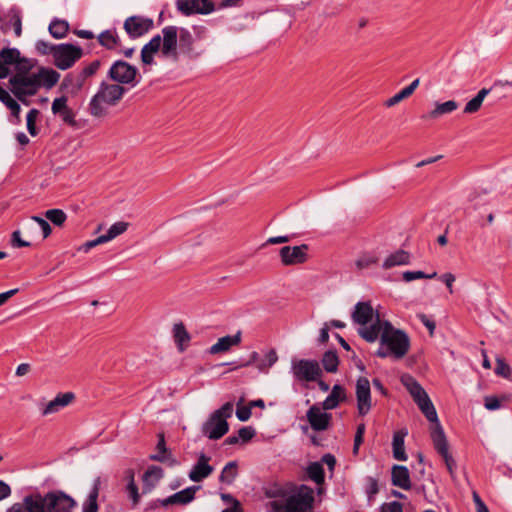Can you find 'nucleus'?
I'll return each instance as SVG.
<instances>
[{
    "label": "nucleus",
    "mask_w": 512,
    "mask_h": 512,
    "mask_svg": "<svg viewBox=\"0 0 512 512\" xmlns=\"http://www.w3.org/2000/svg\"><path fill=\"white\" fill-rule=\"evenodd\" d=\"M60 78V74L53 69L40 68L37 72H17L10 77V91L24 104L27 98L34 96L41 87L52 88Z\"/></svg>",
    "instance_id": "nucleus-1"
},
{
    "label": "nucleus",
    "mask_w": 512,
    "mask_h": 512,
    "mask_svg": "<svg viewBox=\"0 0 512 512\" xmlns=\"http://www.w3.org/2000/svg\"><path fill=\"white\" fill-rule=\"evenodd\" d=\"M28 512H73L77 502L63 491L56 490L45 495L32 493L23 499Z\"/></svg>",
    "instance_id": "nucleus-2"
},
{
    "label": "nucleus",
    "mask_w": 512,
    "mask_h": 512,
    "mask_svg": "<svg viewBox=\"0 0 512 512\" xmlns=\"http://www.w3.org/2000/svg\"><path fill=\"white\" fill-rule=\"evenodd\" d=\"M178 28L166 26L162 35H155L141 50V61L144 65L154 62V55L158 52L166 58H177Z\"/></svg>",
    "instance_id": "nucleus-3"
},
{
    "label": "nucleus",
    "mask_w": 512,
    "mask_h": 512,
    "mask_svg": "<svg viewBox=\"0 0 512 512\" xmlns=\"http://www.w3.org/2000/svg\"><path fill=\"white\" fill-rule=\"evenodd\" d=\"M352 320L359 326L358 333L367 342H375L380 334L384 321L379 318V313L374 310L371 302L361 301L354 306Z\"/></svg>",
    "instance_id": "nucleus-4"
},
{
    "label": "nucleus",
    "mask_w": 512,
    "mask_h": 512,
    "mask_svg": "<svg viewBox=\"0 0 512 512\" xmlns=\"http://www.w3.org/2000/svg\"><path fill=\"white\" fill-rule=\"evenodd\" d=\"M125 92L126 89L123 86L103 81L99 85L97 92L90 99V115L95 118L106 117L109 114V110L118 105Z\"/></svg>",
    "instance_id": "nucleus-5"
},
{
    "label": "nucleus",
    "mask_w": 512,
    "mask_h": 512,
    "mask_svg": "<svg viewBox=\"0 0 512 512\" xmlns=\"http://www.w3.org/2000/svg\"><path fill=\"white\" fill-rule=\"evenodd\" d=\"M313 502V489L302 485L295 494L285 500L271 501L270 510L271 512H311Z\"/></svg>",
    "instance_id": "nucleus-6"
},
{
    "label": "nucleus",
    "mask_w": 512,
    "mask_h": 512,
    "mask_svg": "<svg viewBox=\"0 0 512 512\" xmlns=\"http://www.w3.org/2000/svg\"><path fill=\"white\" fill-rule=\"evenodd\" d=\"M379 336L381 345L388 348L394 358L401 359L409 351L410 339L408 335L402 330L395 329L390 322L384 321Z\"/></svg>",
    "instance_id": "nucleus-7"
},
{
    "label": "nucleus",
    "mask_w": 512,
    "mask_h": 512,
    "mask_svg": "<svg viewBox=\"0 0 512 512\" xmlns=\"http://www.w3.org/2000/svg\"><path fill=\"white\" fill-rule=\"evenodd\" d=\"M233 404L225 403L222 407L215 410L205 423L202 425V433L209 439H220L228 430L227 419L232 416Z\"/></svg>",
    "instance_id": "nucleus-8"
},
{
    "label": "nucleus",
    "mask_w": 512,
    "mask_h": 512,
    "mask_svg": "<svg viewBox=\"0 0 512 512\" xmlns=\"http://www.w3.org/2000/svg\"><path fill=\"white\" fill-rule=\"evenodd\" d=\"M291 370L296 379L306 382L317 381L322 373L319 363L308 359L292 360Z\"/></svg>",
    "instance_id": "nucleus-9"
},
{
    "label": "nucleus",
    "mask_w": 512,
    "mask_h": 512,
    "mask_svg": "<svg viewBox=\"0 0 512 512\" xmlns=\"http://www.w3.org/2000/svg\"><path fill=\"white\" fill-rule=\"evenodd\" d=\"M82 56V49L72 44H59L54 48V64L61 70L69 69Z\"/></svg>",
    "instance_id": "nucleus-10"
},
{
    "label": "nucleus",
    "mask_w": 512,
    "mask_h": 512,
    "mask_svg": "<svg viewBox=\"0 0 512 512\" xmlns=\"http://www.w3.org/2000/svg\"><path fill=\"white\" fill-rule=\"evenodd\" d=\"M138 70L136 67L124 61H116L109 69L108 75L115 82L114 84H131L135 86Z\"/></svg>",
    "instance_id": "nucleus-11"
},
{
    "label": "nucleus",
    "mask_w": 512,
    "mask_h": 512,
    "mask_svg": "<svg viewBox=\"0 0 512 512\" xmlns=\"http://www.w3.org/2000/svg\"><path fill=\"white\" fill-rule=\"evenodd\" d=\"M176 7L183 15H208L215 11V5L207 0H176Z\"/></svg>",
    "instance_id": "nucleus-12"
},
{
    "label": "nucleus",
    "mask_w": 512,
    "mask_h": 512,
    "mask_svg": "<svg viewBox=\"0 0 512 512\" xmlns=\"http://www.w3.org/2000/svg\"><path fill=\"white\" fill-rule=\"evenodd\" d=\"M357 409L361 416H365L372 408L370 382L365 377L358 378L356 382Z\"/></svg>",
    "instance_id": "nucleus-13"
},
{
    "label": "nucleus",
    "mask_w": 512,
    "mask_h": 512,
    "mask_svg": "<svg viewBox=\"0 0 512 512\" xmlns=\"http://www.w3.org/2000/svg\"><path fill=\"white\" fill-rule=\"evenodd\" d=\"M401 383L408 390L419 409L432 403L426 391L412 376L405 374L401 377Z\"/></svg>",
    "instance_id": "nucleus-14"
},
{
    "label": "nucleus",
    "mask_w": 512,
    "mask_h": 512,
    "mask_svg": "<svg viewBox=\"0 0 512 512\" xmlns=\"http://www.w3.org/2000/svg\"><path fill=\"white\" fill-rule=\"evenodd\" d=\"M308 246L306 244L298 246H284L280 249L281 262L288 265H297L306 262Z\"/></svg>",
    "instance_id": "nucleus-15"
},
{
    "label": "nucleus",
    "mask_w": 512,
    "mask_h": 512,
    "mask_svg": "<svg viewBox=\"0 0 512 512\" xmlns=\"http://www.w3.org/2000/svg\"><path fill=\"white\" fill-rule=\"evenodd\" d=\"M307 420L311 428L315 431H325L329 428L331 414L324 411L323 407L318 405L311 406L306 413Z\"/></svg>",
    "instance_id": "nucleus-16"
},
{
    "label": "nucleus",
    "mask_w": 512,
    "mask_h": 512,
    "mask_svg": "<svg viewBox=\"0 0 512 512\" xmlns=\"http://www.w3.org/2000/svg\"><path fill=\"white\" fill-rule=\"evenodd\" d=\"M153 27V20L141 16H131L124 22L125 31L133 38L140 37Z\"/></svg>",
    "instance_id": "nucleus-17"
},
{
    "label": "nucleus",
    "mask_w": 512,
    "mask_h": 512,
    "mask_svg": "<svg viewBox=\"0 0 512 512\" xmlns=\"http://www.w3.org/2000/svg\"><path fill=\"white\" fill-rule=\"evenodd\" d=\"M74 398L75 396L72 392L58 394L53 400L47 403H39L40 413L43 417L55 414L62 408L68 406L74 400Z\"/></svg>",
    "instance_id": "nucleus-18"
},
{
    "label": "nucleus",
    "mask_w": 512,
    "mask_h": 512,
    "mask_svg": "<svg viewBox=\"0 0 512 512\" xmlns=\"http://www.w3.org/2000/svg\"><path fill=\"white\" fill-rule=\"evenodd\" d=\"M51 111L54 115H58L66 124L71 126L75 125V114L68 106V99L66 96L55 98L52 102Z\"/></svg>",
    "instance_id": "nucleus-19"
},
{
    "label": "nucleus",
    "mask_w": 512,
    "mask_h": 512,
    "mask_svg": "<svg viewBox=\"0 0 512 512\" xmlns=\"http://www.w3.org/2000/svg\"><path fill=\"white\" fill-rule=\"evenodd\" d=\"M198 489H199V487H196V486L188 487L186 489H183V490L167 497L166 499L160 500L159 503L162 506H168V505H174V504H176V505L188 504L194 499L195 493Z\"/></svg>",
    "instance_id": "nucleus-20"
},
{
    "label": "nucleus",
    "mask_w": 512,
    "mask_h": 512,
    "mask_svg": "<svg viewBox=\"0 0 512 512\" xmlns=\"http://www.w3.org/2000/svg\"><path fill=\"white\" fill-rule=\"evenodd\" d=\"M213 472V467L209 465V458L205 454H200L197 463L189 472L190 480L200 482Z\"/></svg>",
    "instance_id": "nucleus-21"
},
{
    "label": "nucleus",
    "mask_w": 512,
    "mask_h": 512,
    "mask_svg": "<svg viewBox=\"0 0 512 512\" xmlns=\"http://www.w3.org/2000/svg\"><path fill=\"white\" fill-rule=\"evenodd\" d=\"M157 453L152 454L150 459L153 461H158L168 466H176L179 462L173 457L170 450L166 447L164 435H159V440L156 446Z\"/></svg>",
    "instance_id": "nucleus-22"
},
{
    "label": "nucleus",
    "mask_w": 512,
    "mask_h": 512,
    "mask_svg": "<svg viewBox=\"0 0 512 512\" xmlns=\"http://www.w3.org/2000/svg\"><path fill=\"white\" fill-rule=\"evenodd\" d=\"M241 342V332L238 331L235 335H226L218 339V341L209 348V353L212 355L227 352L233 346H237Z\"/></svg>",
    "instance_id": "nucleus-23"
},
{
    "label": "nucleus",
    "mask_w": 512,
    "mask_h": 512,
    "mask_svg": "<svg viewBox=\"0 0 512 512\" xmlns=\"http://www.w3.org/2000/svg\"><path fill=\"white\" fill-rule=\"evenodd\" d=\"M430 434L434 448L440 455L449 452L448 441L440 423L432 425Z\"/></svg>",
    "instance_id": "nucleus-24"
},
{
    "label": "nucleus",
    "mask_w": 512,
    "mask_h": 512,
    "mask_svg": "<svg viewBox=\"0 0 512 512\" xmlns=\"http://www.w3.org/2000/svg\"><path fill=\"white\" fill-rule=\"evenodd\" d=\"M100 486L101 479L100 477H97L93 480L88 496L82 504V512H98L97 499L99 496Z\"/></svg>",
    "instance_id": "nucleus-25"
},
{
    "label": "nucleus",
    "mask_w": 512,
    "mask_h": 512,
    "mask_svg": "<svg viewBox=\"0 0 512 512\" xmlns=\"http://www.w3.org/2000/svg\"><path fill=\"white\" fill-rule=\"evenodd\" d=\"M163 477V470L159 466H151L143 475V492H150Z\"/></svg>",
    "instance_id": "nucleus-26"
},
{
    "label": "nucleus",
    "mask_w": 512,
    "mask_h": 512,
    "mask_svg": "<svg viewBox=\"0 0 512 512\" xmlns=\"http://www.w3.org/2000/svg\"><path fill=\"white\" fill-rule=\"evenodd\" d=\"M392 483L402 489L408 490L411 487L410 474L407 467L395 465L392 468Z\"/></svg>",
    "instance_id": "nucleus-27"
},
{
    "label": "nucleus",
    "mask_w": 512,
    "mask_h": 512,
    "mask_svg": "<svg viewBox=\"0 0 512 512\" xmlns=\"http://www.w3.org/2000/svg\"><path fill=\"white\" fill-rule=\"evenodd\" d=\"M410 254L405 250H398L388 255L383 261L382 267L390 269L395 266L407 265L410 263Z\"/></svg>",
    "instance_id": "nucleus-28"
},
{
    "label": "nucleus",
    "mask_w": 512,
    "mask_h": 512,
    "mask_svg": "<svg viewBox=\"0 0 512 512\" xmlns=\"http://www.w3.org/2000/svg\"><path fill=\"white\" fill-rule=\"evenodd\" d=\"M6 22L2 25L4 31H8L11 27L14 29V33L17 37L22 34V22L20 13L16 9H10L5 14Z\"/></svg>",
    "instance_id": "nucleus-29"
},
{
    "label": "nucleus",
    "mask_w": 512,
    "mask_h": 512,
    "mask_svg": "<svg viewBox=\"0 0 512 512\" xmlns=\"http://www.w3.org/2000/svg\"><path fill=\"white\" fill-rule=\"evenodd\" d=\"M407 435L406 430H400L394 433L392 448H393V456L395 459L399 461H406L407 455L404 447V438Z\"/></svg>",
    "instance_id": "nucleus-30"
},
{
    "label": "nucleus",
    "mask_w": 512,
    "mask_h": 512,
    "mask_svg": "<svg viewBox=\"0 0 512 512\" xmlns=\"http://www.w3.org/2000/svg\"><path fill=\"white\" fill-rule=\"evenodd\" d=\"M345 399V391L340 385H334L331 393L322 402L324 410H332L336 408L339 403Z\"/></svg>",
    "instance_id": "nucleus-31"
},
{
    "label": "nucleus",
    "mask_w": 512,
    "mask_h": 512,
    "mask_svg": "<svg viewBox=\"0 0 512 512\" xmlns=\"http://www.w3.org/2000/svg\"><path fill=\"white\" fill-rule=\"evenodd\" d=\"M173 336L180 351H184L190 341V335L183 323H176L173 326Z\"/></svg>",
    "instance_id": "nucleus-32"
},
{
    "label": "nucleus",
    "mask_w": 512,
    "mask_h": 512,
    "mask_svg": "<svg viewBox=\"0 0 512 512\" xmlns=\"http://www.w3.org/2000/svg\"><path fill=\"white\" fill-rule=\"evenodd\" d=\"M0 101L10 110L11 116L19 121L21 107L7 90L3 89L0 92Z\"/></svg>",
    "instance_id": "nucleus-33"
},
{
    "label": "nucleus",
    "mask_w": 512,
    "mask_h": 512,
    "mask_svg": "<svg viewBox=\"0 0 512 512\" xmlns=\"http://www.w3.org/2000/svg\"><path fill=\"white\" fill-rule=\"evenodd\" d=\"M489 93L490 89H481L474 98L467 102V104L464 107V113L472 114L477 112L481 108L484 99Z\"/></svg>",
    "instance_id": "nucleus-34"
},
{
    "label": "nucleus",
    "mask_w": 512,
    "mask_h": 512,
    "mask_svg": "<svg viewBox=\"0 0 512 512\" xmlns=\"http://www.w3.org/2000/svg\"><path fill=\"white\" fill-rule=\"evenodd\" d=\"M458 108V103L454 100H449L444 103H437L435 108L429 113L431 118H438L444 114H449Z\"/></svg>",
    "instance_id": "nucleus-35"
},
{
    "label": "nucleus",
    "mask_w": 512,
    "mask_h": 512,
    "mask_svg": "<svg viewBox=\"0 0 512 512\" xmlns=\"http://www.w3.org/2000/svg\"><path fill=\"white\" fill-rule=\"evenodd\" d=\"M87 78L80 72L76 75H68L63 80L62 85L66 88H71L72 92L79 91Z\"/></svg>",
    "instance_id": "nucleus-36"
},
{
    "label": "nucleus",
    "mask_w": 512,
    "mask_h": 512,
    "mask_svg": "<svg viewBox=\"0 0 512 512\" xmlns=\"http://www.w3.org/2000/svg\"><path fill=\"white\" fill-rule=\"evenodd\" d=\"M128 484L126 487V492L128 494L129 499L132 501V505L136 506L140 500V494L138 492V487L134 481V472L133 470L127 471Z\"/></svg>",
    "instance_id": "nucleus-37"
},
{
    "label": "nucleus",
    "mask_w": 512,
    "mask_h": 512,
    "mask_svg": "<svg viewBox=\"0 0 512 512\" xmlns=\"http://www.w3.org/2000/svg\"><path fill=\"white\" fill-rule=\"evenodd\" d=\"M118 40V35L113 30H105L98 36L99 43L107 49H114L118 45Z\"/></svg>",
    "instance_id": "nucleus-38"
},
{
    "label": "nucleus",
    "mask_w": 512,
    "mask_h": 512,
    "mask_svg": "<svg viewBox=\"0 0 512 512\" xmlns=\"http://www.w3.org/2000/svg\"><path fill=\"white\" fill-rule=\"evenodd\" d=\"M68 28L69 25L66 21L55 19L49 25V32L54 38L61 39L67 34Z\"/></svg>",
    "instance_id": "nucleus-39"
},
{
    "label": "nucleus",
    "mask_w": 512,
    "mask_h": 512,
    "mask_svg": "<svg viewBox=\"0 0 512 512\" xmlns=\"http://www.w3.org/2000/svg\"><path fill=\"white\" fill-rule=\"evenodd\" d=\"M0 59L3 64L7 65L20 63V52L16 48H5L0 52Z\"/></svg>",
    "instance_id": "nucleus-40"
},
{
    "label": "nucleus",
    "mask_w": 512,
    "mask_h": 512,
    "mask_svg": "<svg viewBox=\"0 0 512 512\" xmlns=\"http://www.w3.org/2000/svg\"><path fill=\"white\" fill-rule=\"evenodd\" d=\"M129 224L124 221H119L110 226L106 234H103L102 237L105 239V242H109L116 238L117 236L123 234L128 229Z\"/></svg>",
    "instance_id": "nucleus-41"
},
{
    "label": "nucleus",
    "mask_w": 512,
    "mask_h": 512,
    "mask_svg": "<svg viewBox=\"0 0 512 512\" xmlns=\"http://www.w3.org/2000/svg\"><path fill=\"white\" fill-rule=\"evenodd\" d=\"M307 474L317 485H321L324 482V470L319 462L311 463L307 467Z\"/></svg>",
    "instance_id": "nucleus-42"
},
{
    "label": "nucleus",
    "mask_w": 512,
    "mask_h": 512,
    "mask_svg": "<svg viewBox=\"0 0 512 512\" xmlns=\"http://www.w3.org/2000/svg\"><path fill=\"white\" fill-rule=\"evenodd\" d=\"M510 399L511 395L509 394H504L501 397L486 396L484 398V407L490 411L498 410L501 407V402H509Z\"/></svg>",
    "instance_id": "nucleus-43"
},
{
    "label": "nucleus",
    "mask_w": 512,
    "mask_h": 512,
    "mask_svg": "<svg viewBox=\"0 0 512 512\" xmlns=\"http://www.w3.org/2000/svg\"><path fill=\"white\" fill-rule=\"evenodd\" d=\"M338 356L333 351H327L322 358V364L327 372L334 373L338 368Z\"/></svg>",
    "instance_id": "nucleus-44"
},
{
    "label": "nucleus",
    "mask_w": 512,
    "mask_h": 512,
    "mask_svg": "<svg viewBox=\"0 0 512 512\" xmlns=\"http://www.w3.org/2000/svg\"><path fill=\"white\" fill-rule=\"evenodd\" d=\"M278 360V356L275 350H269L264 358L257 364V368L262 372H267Z\"/></svg>",
    "instance_id": "nucleus-45"
},
{
    "label": "nucleus",
    "mask_w": 512,
    "mask_h": 512,
    "mask_svg": "<svg viewBox=\"0 0 512 512\" xmlns=\"http://www.w3.org/2000/svg\"><path fill=\"white\" fill-rule=\"evenodd\" d=\"M435 277H437V273L435 271L429 274L423 271H404L402 273V279L405 282H411L417 279H433Z\"/></svg>",
    "instance_id": "nucleus-46"
},
{
    "label": "nucleus",
    "mask_w": 512,
    "mask_h": 512,
    "mask_svg": "<svg viewBox=\"0 0 512 512\" xmlns=\"http://www.w3.org/2000/svg\"><path fill=\"white\" fill-rule=\"evenodd\" d=\"M45 216L53 224L61 226L66 220V214L61 209H51L46 211Z\"/></svg>",
    "instance_id": "nucleus-47"
},
{
    "label": "nucleus",
    "mask_w": 512,
    "mask_h": 512,
    "mask_svg": "<svg viewBox=\"0 0 512 512\" xmlns=\"http://www.w3.org/2000/svg\"><path fill=\"white\" fill-rule=\"evenodd\" d=\"M236 477V464L234 462H229L223 468L220 481L224 483H231Z\"/></svg>",
    "instance_id": "nucleus-48"
},
{
    "label": "nucleus",
    "mask_w": 512,
    "mask_h": 512,
    "mask_svg": "<svg viewBox=\"0 0 512 512\" xmlns=\"http://www.w3.org/2000/svg\"><path fill=\"white\" fill-rule=\"evenodd\" d=\"M378 259L375 255L370 253H365L359 256V258L356 260V266L359 269H365L370 267L371 265L377 263Z\"/></svg>",
    "instance_id": "nucleus-49"
},
{
    "label": "nucleus",
    "mask_w": 512,
    "mask_h": 512,
    "mask_svg": "<svg viewBox=\"0 0 512 512\" xmlns=\"http://www.w3.org/2000/svg\"><path fill=\"white\" fill-rule=\"evenodd\" d=\"M495 373L498 376L509 379L512 374L511 367L501 358L496 359Z\"/></svg>",
    "instance_id": "nucleus-50"
},
{
    "label": "nucleus",
    "mask_w": 512,
    "mask_h": 512,
    "mask_svg": "<svg viewBox=\"0 0 512 512\" xmlns=\"http://www.w3.org/2000/svg\"><path fill=\"white\" fill-rule=\"evenodd\" d=\"M38 114L39 111L37 109H31L26 116L27 129L32 136L37 134L36 119Z\"/></svg>",
    "instance_id": "nucleus-51"
},
{
    "label": "nucleus",
    "mask_w": 512,
    "mask_h": 512,
    "mask_svg": "<svg viewBox=\"0 0 512 512\" xmlns=\"http://www.w3.org/2000/svg\"><path fill=\"white\" fill-rule=\"evenodd\" d=\"M420 410L425 415L427 420L432 423V425L440 423L433 403H430L427 406L420 408Z\"/></svg>",
    "instance_id": "nucleus-52"
},
{
    "label": "nucleus",
    "mask_w": 512,
    "mask_h": 512,
    "mask_svg": "<svg viewBox=\"0 0 512 512\" xmlns=\"http://www.w3.org/2000/svg\"><path fill=\"white\" fill-rule=\"evenodd\" d=\"M408 97H410V95L408 94V91H406L405 88H403L401 91L396 93L394 96L387 99L384 104L386 107H392Z\"/></svg>",
    "instance_id": "nucleus-53"
},
{
    "label": "nucleus",
    "mask_w": 512,
    "mask_h": 512,
    "mask_svg": "<svg viewBox=\"0 0 512 512\" xmlns=\"http://www.w3.org/2000/svg\"><path fill=\"white\" fill-rule=\"evenodd\" d=\"M35 47L40 54L45 55L51 53L54 56L55 45H52L44 40H39L36 42Z\"/></svg>",
    "instance_id": "nucleus-54"
},
{
    "label": "nucleus",
    "mask_w": 512,
    "mask_h": 512,
    "mask_svg": "<svg viewBox=\"0 0 512 512\" xmlns=\"http://www.w3.org/2000/svg\"><path fill=\"white\" fill-rule=\"evenodd\" d=\"M222 499L232 504L230 507L224 509L222 512H242L240 503L231 495L223 494Z\"/></svg>",
    "instance_id": "nucleus-55"
},
{
    "label": "nucleus",
    "mask_w": 512,
    "mask_h": 512,
    "mask_svg": "<svg viewBox=\"0 0 512 512\" xmlns=\"http://www.w3.org/2000/svg\"><path fill=\"white\" fill-rule=\"evenodd\" d=\"M31 220L36 222L39 225L40 229L42 230L44 238H46V237H48L50 235L51 227H50L49 223L45 219H43V218H41L39 216H32Z\"/></svg>",
    "instance_id": "nucleus-56"
},
{
    "label": "nucleus",
    "mask_w": 512,
    "mask_h": 512,
    "mask_svg": "<svg viewBox=\"0 0 512 512\" xmlns=\"http://www.w3.org/2000/svg\"><path fill=\"white\" fill-rule=\"evenodd\" d=\"M236 416L242 422L249 420V418L251 417V406H240V404H238Z\"/></svg>",
    "instance_id": "nucleus-57"
},
{
    "label": "nucleus",
    "mask_w": 512,
    "mask_h": 512,
    "mask_svg": "<svg viewBox=\"0 0 512 512\" xmlns=\"http://www.w3.org/2000/svg\"><path fill=\"white\" fill-rule=\"evenodd\" d=\"M440 280L445 284L450 294L454 293L453 290V284L456 280V277L454 274L447 272L440 276Z\"/></svg>",
    "instance_id": "nucleus-58"
},
{
    "label": "nucleus",
    "mask_w": 512,
    "mask_h": 512,
    "mask_svg": "<svg viewBox=\"0 0 512 512\" xmlns=\"http://www.w3.org/2000/svg\"><path fill=\"white\" fill-rule=\"evenodd\" d=\"M255 435V430L252 427H242L238 431V437L241 442H248Z\"/></svg>",
    "instance_id": "nucleus-59"
},
{
    "label": "nucleus",
    "mask_w": 512,
    "mask_h": 512,
    "mask_svg": "<svg viewBox=\"0 0 512 512\" xmlns=\"http://www.w3.org/2000/svg\"><path fill=\"white\" fill-rule=\"evenodd\" d=\"M445 464H446V467H447V470L449 472V474L453 477L454 474H455V470H456V462L455 460L453 459L452 455L450 454V452H447V453H444L441 455Z\"/></svg>",
    "instance_id": "nucleus-60"
},
{
    "label": "nucleus",
    "mask_w": 512,
    "mask_h": 512,
    "mask_svg": "<svg viewBox=\"0 0 512 512\" xmlns=\"http://www.w3.org/2000/svg\"><path fill=\"white\" fill-rule=\"evenodd\" d=\"M364 432H365V425L364 424L358 425L357 431L355 434V438H354V453H357L359 446L361 445V443L363 441Z\"/></svg>",
    "instance_id": "nucleus-61"
},
{
    "label": "nucleus",
    "mask_w": 512,
    "mask_h": 512,
    "mask_svg": "<svg viewBox=\"0 0 512 512\" xmlns=\"http://www.w3.org/2000/svg\"><path fill=\"white\" fill-rule=\"evenodd\" d=\"M103 243H106L105 239L102 237V235H100L96 239L90 240V241H87L86 243H84L81 246L80 250H82L83 252H88L91 248H94L97 245H100V244H103Z\"/></svg>",
    "instance_id": "nucleus-62"
},
{
    "label": "nucleus",
    "mask_w": 512,
    "mask_h": 512,
    "mask_svg": "<svg viewBox=\"0 0 512 512\" xmlns=\"http://www.w3.org/2000/svg\"><path fill=\"white\" fill-rule=\"evenodd\" d=\"M381 512H403L401 503L393 501L382 505Z\"/></svg>",
    "instance_id": "nucleus-63"
},
{
    "label": "nucleus",
    "mask_w": 512,
    "mask_h": 512,
    "mask_svg": "<svg viewBox=\"0 0 512 512\" xmlns=\"http://www.w3.org/2000/svg\"><path fill=\"white\" fill-rule=\"evenodd\" d=\"M99 67H100V62L99 61H93L92 63H90L89 65L84 67L82 69L81 73L86 78H88V77L94 75L96 73V71L99 69Z\"/></svg>",
    "instance_id": "nucleus-64"
}]
</instances>
